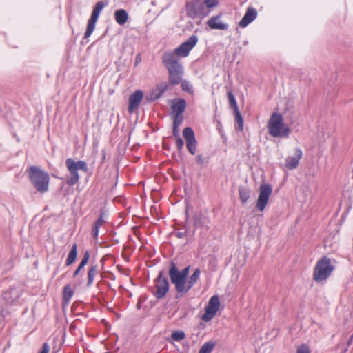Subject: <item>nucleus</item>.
I'll use <instances>...</instances> for the list:
<instances>
[{
  "label": "nucleus",
  "instance_id": "nucleus-1",
  "mask_svg": "<svg viewBox=\"0 0 353 353\" xmlns=\"http://www.w3.org/2000/svg\"><path fill=\"white\" fill-rule=\"evenodd\" d=\"M162 63L168 71L169 83L172 85L179 84L182 80L183 68L176 54L170 51L164 52Z\"/></svg>",
  "mask_w": 353,
  "mask_h": 353
},
{
  "label": "nucleus",
  "instance_id": "nucleus-2",
  "mask_svg": "<svg viewBox=\"0 0 353 353\" xmlns=\"http://www.w3.org/2000/svg\"><path fill=\"white\" fill-rule=\"evenodd\" d=\"M268 133L273 137H288L290 128L283 122V116L278 113L272 114L268 123Z\"/></svg>",
  "mask_w": 353,
  "mask_h": 353
},
{
  "label": "nucleus",
  "instance_id": "nucleus-3",
  "mask_svg": "<svg viewBox=\"0 0 353 353\" xmlns=\"http://www.w3.org/2000/svg\"><path fill=\"white\" fill-rule=\"evenodd\" d=\"M28 174L32 184L38 192L44 193L48 190L50 177L47 172L39 167L30 166Z\"/></svg>",
  "mask_w": 353,
  "mask_h": 353
},
{
  "label": "nucleus",
  "instance_id": "nucleus-4",
  "mask_svg": "<svg viewBox=\"0 0 353 353\" xmlns=\"http://www.w3.org/2000/svg\"><path fill=\"white\" fill-rule=\"evenodd\" d=\"M334 270V266L331 264V260L324 256L318 261L313 272V279L316 282H321L327 279Z\"/></svg>",
  "mask_w": 353,
  "mask_h": 353
},
{
  "label": "nucleus",
  "instance_id": "nucleus-5",
  "mask_svg": "<svg viewBox=\"0 0 353 353\" xmlns=\"http://www.w3.org/2000/svg\"><path fill=\"white\" fill-rule=\"evenodd\" d=\"M169 276L172 284L174 285L176 290L179 293L186 292V279L180 273L176 265L170 262Z\"/></svg>",
  "mask_w": 353,
  "mask_h": 353
},
{
  "label": "nucleus",
  "instance_id": "nucleus-6",
  "mask_svg": "<svg viewBox=\"0 0 353 353\" xmlns=\"http://www.w3.org/2000/svg\"><path fill=\"white\" fill-rule=\"evenodd\" d=\"M185 10L187 15L192 19L207 14L205 6L201 0H192L187 2Z\"/></svg>",
  "mask_w": 353,
  "mask_h": 353
},
{
  "label": "nucleus",
  "instance_id": "nucleus-7",
  "mask_svg": "<svg viewBox=\"0 0 353 353\" xmlns=\"http://www.w3.org/2000/svg\"><path fill=\"white\" fill-rule=\"evenodd\" d=\"M154 284L155 291L153 292L154 296L158 299L163 298L169 290L170 285L168 279L164 276L163 271L159 272L158 276L154 280Z\"/></svg>",
  "mask_w": 353,
  "mask_h": 353
},
{
  "label": "nucleus",
  "instance_id": "nucleus-8",
  "mask_svg": "<svg viewBox=\"0 0 353 353\" xmlns=\"http://www.w3.org/2000/svg\"><path fill=\"white\" fill-rule=\"evenodd\" d=\"M104 7L105 3L103 1H99L94 6L91 17L88 23L86 31L84 35L85 38H88L94 31L99 14Z\"/></svg>",
  "mask_w": 353,
  "mask_h": 353
},
{
  "label": "nucleus",
  "instance_id": "nucleus-9",
  "mask_svg": "<svg viewBox=\"0 0 353 353\" xmlns=\"http://www.w3.org/2000/svg\"><path fill=\"white\" fill-rule=\"evenodd\" d=\"M272 192V189L270 185H261L259 188V196L256 201V208L259 211L262 212L264 210Z\"/></svg>",
  "mask_w": 353,
  "mask_h": 353
},
{
  "label": "nucleus",
  "instance_id": "nucleus-10",
  "mask_svg": "<svg viewBox=\"0 0 353 353\" xmlns=\"http://www.w3.org/2000/svg\"><path fill=\"white\" fill-rule=\"evenodd\" d=\"M220 301L219 296H213L209 301L208 305L205 309V314L202 316V320L208 322L213 319L216 313L219 310Z\"/></svg>",
  "mask_w": 353,
  "mask_h": 353
},
{
  "label": "nucleus",
  "instance_id": "nucleus-11",
  "mask_svg": "<svg viewBox=\"0 0 353 353\" xmlns=\"http://www.w3.org/2000/svg\"><path fill=\"white\" fill-rule=\"evenodd\" d=\"M198 41L196 35L191 36L187 41L181 44L177 48L175 49L174 52H172L176 54V57H187L189 52L193 48L196 44Z\"/></svg>",
  "mask_w": 353,
  "mask_h": 353
},
{
  "label": "nucleus",
  "instance_id": "nucleus-12",
  "mask_svg": "<svg viewBox=\"0 0 353 353\" xmlns=\"http://www.w3.org/2000/svg\"><path fill=\"white\" fill-rule=\"evenodd\" d=\"M183 136L186 141L188 150L190 154H194L196 151L197 142L193 130L190 127L185 128L183 131Z\"/></svg>",
  "mask_w": 353,
  "mask_h": 353
},
{
  "label": "nucleus",
  "instance_id": "nucleus-13",
  "mask_svg": "<svg viewBox=\"0 0 353 353\" xmlns=\"http://www.w3.org/2000/svg\"><path fill=\"white\" fill-rule=\"evenodd\" d=\"M169 85L166 82H162L159 84H157L154 88H153L148 95H147L146 99L148 101H155L159 99L163 94L168 89Z\"/></svg>",
  "mask_w": 353,
  "mask_h": 353
},
{
  "label": "nucleus",
  "instance_id": "nucleus-14",
  "mask_svg": "<svg viewBox=\"0 0 353 353\" xmlns=\"http://www.w3.org/2000/svg\"><path fill=\"white\" fill-rule=\"evenodd\" d=\"M143 99V92L141 90H137L129 97L128 112L132 114L134 109L138 108Z\"/></svg>",
  "mask_w": 353,
  "mask_h": 353
},
{
  "label": "nucleus",
  "instance_id": "nucleus-15",
  "mask_svg": "<svg viewBox=\"0 0 353 353\" xmlns=\"http://www.w3.org/2000/svg\"><path fill=\"white\" fill-rule=\"evenodd\" d=\"M65 164L71 175L70 177L68 179L67 183L69 185H73L77 183L79 179V176L77 172L78 170L74 167V164H73L72 159H68Z\"/></svg>",
  "mask_w": 353,
  "mask_h": 353
},
{
  "label": "nucleus",
  "instance_id": "nucleus-16",
  "mask_svg": "<svg viewBox=\"0 0 353 353\" xmlns=\"http://www.w3.org/2000/svg\"><path fill=\"white\" fill-rule=\"evenodd\" d=\"M302 157V151L300 148L295 149L293 157H288L285 160V167L288 170L295 169L299 163V160Z\"/></svg>",
  "mask_w": 353,
  "mask_h": 353
},
{
  "label": "nucleus",
  "instance_id": "nucleus-17",
  "mask_svg": "<svg viewBox=\"0 0 353 353\" xmlns=\"http://www.w3.org/2000/svg\"><path fill=\"white\" fill-rule=\"evenodd\" d=\"M257 16V11L252 7H249L243 19L239 23V26L241 28L246 27L249 23L254 21Z\"/></svg>",
  "mask_w": 353,
  "mask_h": 353
},
{
  "label": "nucleus",
  "instance_id": "nucleus-18",
  "mask_svg": "<svg viewBox=\"0 0 353 353\" xmlns=\"http://www.w3.org/2000/svg\"><path fill=\"white\" fill-rule=\"evenodd\" d=\"M207 24L211 29L214 30H225L228 28V24L219 21V15L210 18L208 21Z\"/></svg>",
  "mask_w": 353,
  "mask_h": 353
},
{
  "label": "nucleus",
  "instance_id": "nucleus-19",
  "mask_svg": "<svg viewBox=\"0 0 353 353\" xmlns=\"http://www.w3.org/2000/svg\"><path fill=\"white\" fill-rule=\"evenodd\" d=\"M186 105V101L184 99H179L171 107L172 114L174 116H182L181 114L184 112Z\"/></svg>",
  "mask_w": 353,
  "mask_h": 353
},
{
  "label": "nucleus",
  "instance_id": "nucleus-20",
  "mask_svg": "<svg viewBox=\"0 0 353 353\" xmlns=\"http://www.w3.org/2000/svg\"><path fill=\"white\" fill-rule=\"evenodd\" d=\"M200 269L196 268L193 274L190 276L188 281H186V292L190 290L198 281L200 276Z\"/></svg>",
  "mask_w": 353,
  "mask_h": 353
},
{
  "label": "nucleus",
  "instance_id": "nucleus-21",
  "mask_svg": "<svg viewBox=\"0 0 353 353\" xmlns=\"http://www.w3.org/2000/svg\"><path fill=\"white\" fill-rule=\"evenodd\" d=\"M114 17L119 25H124L128 21V14L125 10L119 9L115 11Z\"/></svg>",
  "mask_w": 353,
  "mask_h": 353
},
{
  "label": "nucleus",
  "instance_id": "nucleus-22",
  "mask_svg": "<svg viewBox=\"0 0 353 353\" xmlns=\"http://www.w3.org/2000/svg\"><path fill=\"white\" fill-rule=\"evenodd\" d=\"M73 294L74 291L72 290L70 285H66L63 288V302L65 305L68 304Z\"/></svg>",
  "mask_w": 353,
  "mask_h": 353
},
{
  "label": "nucleus",
  "instance_id": "nucleus-23",
  "mask_svg": "<svg viewBox=\"0 0 353 353\" xmlns=\"http://www.w3.org/2000/svg\"><path fill=\"white\" fill-rule=\"evenodd\" d=\"M77 255V243H74L71 248V250L68 254V258L66 259L65 264L66 265H70L72 264Z\"/></svg>",
  "mask_w": 353,
  "mask_h": 353
},
{
  "label": "nucleus",
  "instance_id": "nucleus-24",
  "mask_svg": "<svg viewBox=\"0 0 353 353\" xmlns=\"http://www.w3.org/2000/svg\"><path fill=\"white\" fill-rule=\"evenodd\" d=\"M98 274V268L97 265H92L88 273L87 285L90 286L94 281L95 276Z\"/></svg>",
  "mask_w": 353,
  "mask_h": 353
},
{
  "label": "nucleus",
  "instance_id": "nucleus-25",
  "mask_svg": "<svg viewBox=\"0 0 353 353\" xmlns=\"http://www.w3.org/2000/svg\"><path fill=\"white\" fill-rule=\"evenodd\" d=\"M239 197L243 203H245L250 197V191L245 187L241 186L239 188Z\"/></svg>",
  "mask_w": 353,
  "mask_h": 353
},
{
  "label": "nucleus",
  "instance_id": "nucleus-26",
  "mask_svg": "<svg viewBox=\"0 0 353 353\" xmlns=\"http://www.w3.org/2000/svg\"><path fill=\"white\" fill-rule=\"evenodd\" d=\"M214 345L215 343L211 341L205 343L201 346L199 353H210L213 350Z\"/></svg>",
  "mask_w": 353,
  "mask_h": 353
},
{
  "label": "nucleus",
  "instance_id": "nucleus-27",
  "mask_svg": "<svg viewBox=\"0 0 353 353\" xmlns=\"http://www.w3.org/2000/svg\"><path fill=\"white\" fill-rule=\"evenodd\" d=\"M234 114H235L236 122L238 124L237 128H238L239 130L242 131L243 129V117L241 115L239 110L234 111Z\"/></svg>",
  "mask_w": 353,
  "mask_h": 353
},
{
  "label": "nucleus",
  "instance_id": "nucleus-28",
  "mask_svg": "<svg viewBox=\"0 0 353 353\" xmlns=\"http://www.w3.org/2000/svg\"><path fill=\"white\" fill-rule=\"evenodd\" d=\"M185 334L183 331H175L172 333L171 338L175 341H180L184 339Z\"/></svg>",
  "mask_w": 353,
  "mask_h": 353
},
{
  "label": "nucleus",
  "instance_id": "nucleus-29",
  "mask_svg": "<svg viewBox=\"0 0 353 353\" xmlns=\"http://www.w3.org/2000/svg\"><path fill=\"white\" fill-rule=\"evenodd\" d=\"M228 98L229 103H230L231 108H232L234 110V111L238 110H239L238 106H237L234 96L233 95L232 92L230 91L228 92Z\"/></svg>",
  "mask_w": 353,
  "mask_h": 353
},
{
  "label": "nucleus",
  "instance_id": "nucleus-30",
  "mask_svg": "<svg viewBox=\"0 0 353 353\" xmlns=\"http://www.w3.org/2000/svg\"><path fill=\"white\" fill-rule=\"evenodd\" d=\"M73 164H74V167L77 168V170H83L84 172H86L88 171V167L85 161H78L76 162L73 160Z\"/></svg>",
  "mask_w": 353,
  "mask_h": 353
},
{
  "label": "nucleus",
  "instance_id": "nucleus-31",
  "mask_svg": "<svg viewBox=\"0 0 353 353\" xmlns=\"http://www.w3.org/2000/svg\"><path fill=\"white\" fill-rule=\"evenodd\" d=\"M209 223V220L204 216H198L195 219V224L201 227H207V224Z\"/></svg>",
  "mask_w": 353,
  "mask_h": 353
},
{
  "label": "nucleus",
  "instance_id": "nucleus-32",
  "mask_svg": "<svg viewBox=\"0 0 353 353\" xmlns=\"http://www.w3.org/2000/svg\"><path fill=\"white\" fill-rule=\"evenodd\" d=\"M90 259V254L88 251L84 253L83 257L79 264L80 268H83L88 262Z\"/></svg>",
  "mask_w": 353,
  "mask_h": 353
},
{
  "label": "nucleus",
  "instance_id": "nucleus-33",
  "mask_svg": "<svg viewBox=\"0 0 353 353\" xmlns=\"http://www.w3.org/2000/svg\"><path fill=\"white\" fill-rule=\"evenodd\" d=\"M104 216H105L104 211L101 210L100 216H99V219L95 221L94 223H96L100 226L103 225L105 223V221L104 219Z\"/></svg>",
  "mask_w": 353,
  "mask_h": 353
},
{
  "label": "nucleus",
  "instance_id": "nucleus-34",
  "mask_svg": "<svg viewBox=\"0 0 353 353\" xmlns=\"http://www.w3.org/2000/svg\"><path fill=\"white\" fill-rule=\"evenodd\" d=\"M296 353H310L309 347L305 344H302L298 347Z\"/></svg>",
  "mask_w": 353,
  "mask_h": 353
},
{
  "label": "nucleus",
  "instance_id": "nucleus-35",
  "mask_svg": "<svg viewBox=\"0 0 353 353\" xmlns=\"http://www.w3.org/2000/svg\"><path fill=\"white\" fill-rule=\"evenodd\" d=\"M100 227H101L100 225H99L96 223H94V225H93L92 230V234L94 239H97V238H98L99 230Z\"/></svg>",
  "mask_w": 353,
  "mask_h": 353
},
{
  "label": "nucleus",
  "instance_id": "nucleus-36",
  "mask_svg": "<svg viewBox=\"0 0 353 353\" xmlns=\"http://www.w3.org/2000/svg\"><path fill=\"white\" fill-rule=\"evenodd\" d=\"M205 8L214 7L217 4V0H204L203 1Z\"/></svg>",
  "mask_w": 353,
  "mask_h": 353
},
{
  "label": "nucleus",
  "instance_id": "nucleus-37",
  "mask_svg": "<svg viewBox=\"0 0 353 353\" xmlns=\"http://www.w3.org/2000/svg\"><path fill=\"white\" fill-rule=\"evenodd\" d=\"M181 88L183 90L187 91L188 92H192V87L189 85V83L187 81L181 82Z\"/></svg>",
  "mask_w": 353,
  "mask_h": 353
},
{
  "label": "nucleus",
  "instance_id": "nucleus-38",
  "mask_svg": "<svg viewBox=\"0 0 353 353\" xmlns=\"http://www.w3.org/2000/svg\"><path fill=\"white\" fill-rule=\"evenodd\" d=\"M182 121H183L182 116H174L173 125L179 127V125L181 124Z\"/></svg>",
  "mask_w": 353,
  "mask_h": 353
},
{
  "label": "nucleus",
  "instance_id": "nucleus-39",
  "mask_svg": "<svg viewBox=\"0 0 353 353\" xmlns=\"http://www.w3.org/2000/svg\"><path fill=\"white\" fill-rule=\"evenodd\" d=\"M176 144L178 150L180 151L181 150H182L184 143L183 139L180 137H176Z\"/></svg>",
  "mask_w": 353,
  "mask_h": 353
},
{
  "label": "nucleus",
  "instance_id": "nucleus-40",
  "mask_svg": "<svg viewBox=\"0 0 353 353\" xmlns=\"http://www.w3.org/2000/svg\"><path fill=\"white\" fill-rule=\"evenodd\" d=\"M49 350H50L49 345L46 343H45L43 345V346L41 347V350L39 353H48Z\"/></svg>",
  "mask_w": 353,
  "mask_h": 353
},
{
  "label": "nucleus",
  "instance_id": "nucleus-41",
  "mask_svg": "<svg viewBox=\"0 0 353 353\" xmlns=\"http://www.w3.org/2000/svg\"><path fill=\"white\" fill-rule=\"evenodd\" d=\"M189 270H190V266H188V267L185 268L183 270H182L181 271H180V273L187 279V277H188V275L189 273Z\"/></svg>",
  "mask_w": 353,
  "mask_h": 353
},
{
  "label": "nucleus",
  "instance_id": "nucleus-42",
  "mask_svg": "<svg viewBox=\"0 0 353 353\" xmlns=\"http://www.w3.org/2000/svg\"><path fill=\"white\" fill-rule=\"evenodd\" d=\"M173 136L176 137H179V127L173 125Z\"/></svg>",
  "mask_w": 353,
  "mask_h": 353
},
{
  "label": "nucleus",
  "instance_id": "nucleus-43",
  "mask_svg": "<svg viewBox=\"0 0 353 353\" xmlns=\"http://www.w3.org/2000/svg\"><path fill=\"white\" fill-rule=\"evenodd\" d=\"M196 160L197 163H199V164L202 165L204 163V159H203L202 155H200V154L198 155L196 158Z\"/></svg>",
  "mask_w": 353,
  "mask_h": 353
},
{
  "label": "nucleus",
  "instance_id": "nucleus-44",
  "mask_svg": "<svg viewBox=\"0 0 353 353\" xmlns=\"http://www.w3.org/2000/svg\"><path fill=\"white\" fill-rule=\"evenodd\" d=\"M185 234H186V232H176V234H175V236H176V237H178V238H180V239H181V238L184 237V236H185Z\"/></svg>",
  "mask_w": 353,
  "mask_h": 353
},
{
  "label": "nucleus",
  "instance_id": "nucleus-45",
  "mask_svg": "<svg viewBox=\"0 0 353 353\" xmlns=\"http://www.w3.org/2000/svg\"><path fill=\"white\" fill-rule=\"evenodd\" d=\"M81 269L82 268H80V266L79 265L78 268L76 269V270L74 272L73 276L74 277V276H77Z\"/></svg>",
  "mask_w": 353,
  "mask_h": 353
},
{
  "label": "nucleus",
  "instance_id": "nucleus-46",
  "mask_svg": "<svg viewBox=\"0 0 353 353\" xmlns=\"http://www.w3.org/2000/svg\"><path fill=\"white\" fill-rule=\"evenodd\" d=\"M352 341H353V335L351 336V337L348 340L347 343H348L349 345L352 343Z\"/></svg>",
  "mask_w": 353,
  "mask_h": 353
},
{
  "label": "nucleus",
  "instance_id": "nucleus-47",
  "mask_svg": "<svg viewBox=\"0 0 353 353\" xmlns=\"http://www.w3.org/2000/svg\"><path fill=\"white\" fill-rule=\"evenodd\" d=\"M139 61V59H138V56H137V59H136V64H137Z\"/></svg>",
  "mask_w": 353,
  "mask_h": 353
},
{
  "label": "nucleus",
  "instance_id": "nucleus-48",
  "mask_svg": "<svg viewBox=\"0 0 353 353\" xmlns=\"http://www.w3.org/2000/svg\"><path fill=\"white\" fill-rule=\"evenodd\" d=\"M139 61V59H138V56H137V59H136V64H137Z\"/></svg>",
  "mask_w": 353,
  "mask_h": 353
}]
</instances>
